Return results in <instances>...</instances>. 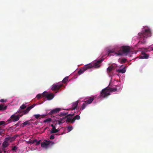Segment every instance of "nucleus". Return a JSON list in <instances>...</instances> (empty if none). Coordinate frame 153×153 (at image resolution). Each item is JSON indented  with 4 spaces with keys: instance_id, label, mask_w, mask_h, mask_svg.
<instances>
[{
    "instance_id": "15",
    "label": "nucleus",
    "mask_w": 153,
    "mask_h": 153,
    "mask_svg": "<svg viewBox=\"0 0 153 153\" xmlns=\"http://www.w3.org/2000/svg\"><path fill=\"white\" fill-rule=\"evenodd\" d=\"M55 122H56V123H55V125H56L57 124H58L59 125H60L61 124H62L64 123L65 121V120H64L62 119L60 120H56V119L55 120Z\"/></svg>"
},
{
    "instance_id": "11",
    "label": "nucleus",
    "mask_w": 153,
    "mask_h": 153,
    "mask_svg": "<svg viewBox=\"0 0 153 153\" xmlns=\"http://www.w3.org/2000/svg\"><path fill=\"white\" fill-rule=\"evenodd\" d=\"M108 87V91L109 92H115L118 91V89L117 88V86H116L115 88H111L110 87Z\"/></svg>"
},
{
    "instance_id": "10",
    "label": "nucleus",
    "mask_w": 153,
    "mask_h": 153,
    "mask_svg": "<svg viewBox=\"0 0 153 153\" xmlns=\"http://www.w3.org/2000/svg\"><path fill=\"white\" fill-rule=\"evenodd\" d=\"M102 61V60L101 59L95 62L93 64V67L95 68H99L100 66V64Z\"/></svg>"
},
{
    "instance_id": "41",
    "label": "nucleus",
    "mask_w": 153,
    "mask_h": 153,
    "mask_svg": "<svg viewBox=\"0 0 153 153\" xmlns=\"http://www.w3.org/2000/svg\"><path fill=\"white\" fill-rule=\"evenodd\" d=\"M6 100H4V99H1L0 100L1 102H6Z\"/></svg>"
},
{
    "instance_id": "16",
    "label": "nucleus",
    "mask_w": 153,
    "mask_h": 153,
    "mask_svg": "<svg viewBox=\"0 0 153 153\" xmlns=\"http://www.w3.org/2000/svg\"><path fill=\"white\" fill-rule=\"evenodd\" d=\"M84 68H85L86 70L88 69L91 68L93 67V64H88L84 66Z\"/></svg>"
},
{
    "instance_id": "12",
    "label": "nucleus",
    "mask_w": 153,
    "mask_h": 153,
    "mask_svg": "<svg viewBox=\"0 0 153 153\" xmlns=\"http://www.w3.org/2000/svg\"><path fill=\"white\" fill-rule=\"evenodd\" d=\"M78 102L76 101L73 103L72 105V108L71 109V110H75L77 107L78 105Z\"/></svg>"
},
{
    "instance_id": "47",
    "label": "nucleus",
    "mask_w": 153,
    "mask_h": 153,
    "mask_svg": "<svg viewBox=\"0 0 153 153\" xmlns=\"http://www.w3.org/2000/svg\"><path fill=\"white\" fill-rule=\"evenodd\" d=\"M46 114H45V115H42V117H45V116H46Z\"/></svg>"
},
{
    "instance_id": "7",
    "label": "nucleus",
    "mask_w": 153,
    "mask_h": 153,
    "mask_svg": "<svg viewBox=\"0 0 153 153\" xmlns=\"http://www.w3.org/2000/svg\"><path fill=\"white\" fill-rule=\"evenodd\" d=\"M51 143L53 144L54 143L52 141H48L46 140L45 141H43L41 143V146L42 148H47L48 147L49 145Z\"/></svg>"
},
{
    "instance_id": "14",
    "label": "nucleus",
    "mask_w": 153,
    "mask_h": 153,
    "mask_svg": "<svg viewBox=\"0 0 153 153\" xmlns=\"http://www.w3.org/2000/svg\"><path fill=\"white\" fill-rule=\"evenodd\" d=\"M94 99V97H90V99L84 102L88 105L91 104Z\"/></svg>"
},
{
    "instance_id": "45",
    "label": "nucleus",
    "mask_w": 153,
    "mask_h": 153,
    "mask_svg": "<svg viewBox=\"0 0 153 153\" xmlns=\"http://www.w3.org/2000/svg\"><path fill=\"white\" fill-rule=\"evenodd\" d=\"M20 114L19 115V116L20 117H21L22 116H23V115H24V114H23V113H22V112H21L20 113Z\"/></svg>"
},
{
    "instance_id": "43",
    "label": "nucleus",
    "mask_w": 153,
    "mask_h": 153,
    "mask_svg": "<svg viewBox=\"0 0 153 153\" xmlns=\"http://www.w3.org/2000/svg\"><path fill=\"white\" fill-rule=\"evenodd\" d=\"M40 140H39V141H37H37H36L35 143H36V145H38L40 144Z\"/></svg>"
},
{
    "instance_id": "38",
    "label": "nucleus",
    "mask_w": 153,
    "mask_h": 153,
    "mask_svg": "<svg viewBox=\"0 0 153 153\" xmlns=\"http://www.w3.org/2000/svg\"><path fill=\"white\" fill-rule=\"evenodd\" d=\"M67 113H60L59 116H65L67 114Z\"/></svg>"
},
{
    "instance_id": "27",
    "label": "nucleus",
    "mask_w": 153,
    "mask_h": 153,
    "mask_svg": "<svg viewBox=\"0 0 153 153\" xmlns=\"http://www.w3.org/2000/svg\"><path fill=\"white\" fill-rule=\"evenodd\" d=\"M36 141H37V140L34 139L33 140H30L27 143L29 144H30V143L33 144V143H35Z\"/></svg>"
},
{
    "instance_id": "48",
    "label": "nucleus",
    "mask_w": 153,
    "mask_h": 153,
    "mask_svg": "<svg viewBox=\"0 0 153 153\" xmlns=\"http://www.w3.org/2000/svg\"><path fill=\"white\" fill-rule=\"evenodd\" d=\"M15 125L16 126H18L19 125V124H18V123H17V124H16Z\"/></svg>"
},
{
    "instance_id": "6",
    "label": "nucleus",
    "mask_w": 153,
    "mask_h": 153,
    "mask_svg": "<svg viewBox=\"0 0 153 153\" xmlns=\"http://www.w3.org/2000/svg\"><path fill=\"white\" fill-rule=\"evenodd\" d=\"M62 86V84L56 83L52 85L51 89L53 91H58Z\"/></svg>"
},
{
    "instance_id": "46",
    "label": "nucleus",
    "mask_w": 153,
    "mask_h": 153,
    "mask_svg": "<svg viewBox=\"0 0 153 153\" xmlns=\"http://www.w3.org/2000/svg\"><path fill=\"white\" fill-rule=\"evenodd\" d=\"M74 115V114H68V116H73Z\"/></svg>"
},
{
    "instance_id": "39",
    "label": "nucleus",
    "mask_w": 153,
    "mask_h": 153,
    "mask_svg": "<svg viewBox=\"0 0 153 153\" xmlns=\"http://www.w3.org/2000/svg\"><path fill=\"white\" fill-rule=\"evenodd\" d=\"M54 138H55V137H54V135H51L50 136V138L51 140H53V139H54Z\"/></svg>"
},
{
    "instance_id": "25",
    "label": "nucleus",
    "mask_w": 153,
    "mask_h": 153,
    "mask_svg": "<svg viewBox=\"0 0 153 153\" xmlns=\"http://www.w3.org/2000/svg\"><path fill=\"white\" fill-rule=\"evenodd\" d=\"M23 124L24 126H25L27 125H30V120H27V121L23 123Z\"/></svg>"
},
{
    "instance_id": "26",
    "label": "nucleus",
    "mask_w": 153,
    "mask_h": 153,
    "mask_svg": "<svg viewBox=\"0 0 153 153\" xmlns=\"http://www.w3.org/2000/svg\"><path fill=\"white\" fill-rule=\"evenodd\" d=\"M59 131V130L58 129H56V128H55V129L51 130V133H56L58 132Z\"/></svg>"
},
{
    "instance_id": "31",
    "label": "nucleus",
    "mask_w": 153,
    "mask_h": 153,
    "mask_svg": "<svg viewBox=\"0 0 153 153\" xmlns=\"http://www.w3.org/2000/svg\"><path fill=\"white\" fill-rule=\"evenodd\" d=\"M52 120V119L51 118H48L44 120V122L45 123H47L48 122H50Z\"/></svg>"
},
{
    "instance_id": "13",
    "label": "nucleus",
    "mask_w": 153,
    "mask_h": 153,
    "mask_svg": "<svg viewBox=\"0 0 153 153\" xmlns=\"http://www.w3.org/2000/svg\"><path fill=\"white\" fill-rule=\"evenodd\" d=\"M149 57V55L146 53H143L141 56H140V59H148Z\"/></svg>"
},
{
    "instance_id": "50",
    "label": "nucleus",
    "mask_w": 153,
    "mask_h": 153,
    "mask_svg": "<svg viewBox=\"0 0 153 153\" xmlns=\"http://www.w3.org/2000/svg\"><path fill=\"white\" fill-rule=\"evenodd\" d=\"M2 151L0 149V153H2Z\"/></svg>"
},
{
    "instance_id": "34",
    "label": "nucleus",
    "mask_w": 153,
    "mask_h": 153,
    "mask_svg": "<svg viewBox=\"0 0 153 153\" xmlns=\"http://www.w3.org/2000/svg\"><path fill=\"white\" fill-rule=\"evenodd\" d=\"M4 131V130L1 127H0V135L3 133Z\"/></svg>"
},
{
    "instance_id": "28",
    "label": "nucleus",
    "mask_w": 153,
    "mask_h": 153,
    "mask_svg": "<svg viewBox=\"0 0 153 153\" xmlns=\"http://www.w3.org/2000/svg\"><path fill=\"white\" fill-rule=\"evenodd\" d=\"M73 128L72 126H70L67 127V130L68 132L70 131L73 129Z\"/></svg>"
},
{
    "instance_id": "36",
    "label": "nucleus",
    "mask_w": 153,
    "mask_h": 153,
    "mask_svg": "<svg viewBox=\"0 0 153 153\" xmlns=\"http://www.w3.org/2000/svg\"><path fill=\"white\" fill-rule=\"evenodd\" d=\"M34 116L37 119L40 117V115L39 114H35L34 115Z\"/></svg>"
},
{
    "instance_id": "44",
    "label": "nucleus",
    "mask_w": 153,
    "mask_h": 153,
    "mask_svg": "<svg viewBox=\"0 0 153 153\" xmlns=\"http://www.w3.org/2000/svg\"><path fill=\"white\" fill-rule=\"evenodd\" d=\"M4 123H5V122L4 121H0V124L1 125L3 124H4Z\"/></svg>"
},
{
    "instance_id": "30",
    "label": "nucleus",
    "mask_w": 153,
    "mask_h": 153,
    "mask_svg": "<svg viewBox=\"0 0 153 153\" xmlns=\"http://www.w3.org/2000/svg\"><path fill=\"white\" fill-rule=\"evenodd\" d=\"M56 120H61L62 119L63 120H65V119H66V117H62V118H61V117H58V118H57V117H56Z\"/></svg>"
},
{
    "instance_id": "21",
    "label": "nucleus",
    "mask_w": 153,
    "mask_h": 153,
    "mask_svg": "<svg viewBox=\"0 0 153 153\" xmlns=\"http://www.w3.org/2000/svg\"><path fill=\"white\" fill-rule=\"evenodd\" d=\"M117 71L119 73H121L123 74L126 71V70L125 68H123L122 69H119L117 70Z\"/></svg>"
},
{
    "instance_id": "3",
    "label": "nucleus",
    "mask_w": 153,
    "mask_h": 153,
    "mask_svg": "<svg viewBox=\"0 0 153 153\" xmlns=\"http://www.w3.org/2000/svg\"><path fill=\"white\" fill-rule=\"evenodd\" d=\"M110 94V93L108 90V87H107L102 90L99 97L104 98L107 97Z\"/></svg>"
},
{
    "instance_id": "29",
    "label": "nucleus",
    "mask_w": 153,
    "mask_h": 153,
    "mask_svg": "<svg viewBox=\"0 0 153 153\" xmlns=\"http://www.w3.org/2000/svg\"><path fill=\"white\" fill-rule=\"evenodd\" d=\"M42 97H43V95H42V94H38L36 96V97L38 99H39Z\"/></svg>"
},
{
    "instance_id": "24",
    "label": "nucleus",
    "mask_w": 153,
    "mask_h": 153,
    "mask_svg": "<svg viewBox=\"0 0 153 153\" xmlns=\"http://www.w3.org/2000/svg\"><path fill=\"white\" fill-rule=\"evenodd\" d=\"M87 104L85 102L82 105L81 107L80 108V109L82 110H83L85 107L86 106Z\"/></svg>"
},
{
    "instance_id": "22",
    "label": "nucleus",
    "mask_w": 153,
    "mask_h": 153,
    "mask_svg": "<svg viewBox=\"0 0 153 153\" xmlns=\"http://www.w3.org/2000/svg\"><path fill=\"white\" fill-rule=\"evenodd\" d=\"M80 119V117L79 115H76L73 119L72 122H74L76 120H79Z\"/></svg>"
},
{
    "instance_id": "35",
    "label": "nucleus",
    "mask_w": 153,
    "mask_h": 153,
    "mask_svg": "<svg viewBox=\"0 0 153 153\" xmlns=\"http://www.w3.org/2000/svg\"><path fill=\"white\" fill-rule=\"evenodd\" d=\"M26 106L25 104H23L21 106H20V108L21 109H23L25 108H26Z\"/></svg>"
},
{
    "instance_id": "49",
    "label": "nucleus",
    "mask_w": 153,
    "mask_h": 153,
    "mask_svg": "<svg viewBox=\"0 0 153 153\" xmlns=\"http://www.w3.org/2000/svg\"><path fill=\"white\" fill-rule=\"evenodd\" d=\"M4 152V153H8V152L7 151H5V152Z\"/></svg>"
},
{
    "instance_id": "1",
    "label": "nucleus",
    "mask_w": 153,
    "mask_h": 153,
    "mask_svg": "<svg viewBox=\"0 0 153 153\" xmlns=\"http://www.w3.org/2000/svg\"><path fill=\"white\" fill-rule=\"evenodd\" d=\"M130 52V47L128 46H123L121 47L120 51L117 52H114L111 51H109L108 56H111V55L116 56H122L123 54L126 56L128 53Z\"/></svg>"
},
{
    "instance_id": "9",
    "label": "nucleus",
    "mask_w": 153,
    "mask_h": 153,
    "mask_svg": "<svg viewBox=\"0 0 153 153\" xmlns=\"http://www.w3.org/2000/svg\"><path fill=\"white\" fill-rule=\"evenodd\" d=\"M36 105V104H33L32 105L29 106L27 107L26 110H23L22 112V113H23V114H27L30 110L33 108Z\"/></svg>"
},
{
    "instance_id": "40",
    "label": "nucleus",
    "mask_w": 153,
    "mask_h": 153,
    "mask_svg": "<svg viewBox=\"0 0 153 153\" xmlns=\"http://www.w3.org/2000/svg\"><path fill=\"white\" fill-rule=\"evenodd\" d=\"M1 149H2V151L4 152H5V151H7L6 147H1Z\"/></svg>"
},
{
    "instance_id": "17",
    "label": "nucleus",
    "mask_w": 153,
    "mask_h": 153,
    "mask_svg": "<svg viewBox=\"0 0 153 153\" xmlns=\"http://www.w3.org/2000/svg\"><path fill=\"white\" fill-rule=\"evenodd\" d=\"M115 69V68L113 65L109 66L107 69L108 72H110L112 71Z\"/></svg>"
},
{
    "instance_id": "5",
    "label": "nucleus",
    "mask_w": 153,
    "mask_h": 153,
    "mask_svg": "<svg viewBox=\"0 0 153 153\" xmlns=\"http://www.w3.org/2000/svg\"><path fill=\"white\" fill-rule=\"evenodd\" d=\"M43 97H46L48 100H52L54 97V95L52 93L48 94V92L45 91L42 93Z\"/></svg>"
},
{
    "instance_id": "4",
    "label": "nucleus",
    "mask_w": 153,
    "mask_h": 153,
    "mask_svg": "<svg viewBox=\"0 0 153 153\" xmlns=\"http://www.w3.org/2000/svg\"><path fill=\"white\" fill-rule=\"evenodd\" d=\"M19 117L18 115L13 114L10 116V118L7 120V122L8 123H10L12 122H15L19 120Z\"/></svg>"
},
{
    "instance_id": "8",
    "label": "nucleus",
    "mask_w": 153,
    "mask_h": 153,
    "mask_svg": "<svg viewBox=\"0 0 153 153\" xmlns=\"http://www.w3.org/2000/svg\"><path fill=\"white\" fill-rule=\"evenodd\" d=\"M61 110V109L60 108H56L51 110V111L48 114L51 115V117H52L53 114L57 113Z\"/></svg>"
},
{
    "instance_id": "42",
    "label": "nucleus",
    "mask_w": 153,
    "mask_h": 153,
    "mask_svg": "<svg viewBox=\"0 0 153 153\" xmlns=\"http://www.w3.org/2000/svg\"><path fill=\"white\" fill-rule=\"evenodd\" d=\"M51 126L52 127V128L51 129V130H53L54 129H55V128H56L55 125L54 126L53 124H51Z\"/></svg>"
},
{
    "instance_id": "37",
    "label": "nucleus",
    "mask_w": 153,
    "mask_h": 153,
    "mask_svg": "<svg viewBox=\"0 0 153 153\" xmlns=\"http://www.w3.org/2000/svg\"><path fill=\"white\" fill-rule=\"evenodd\" d=\"M127 60L126 59H121V63H122L125 62Z\"/></svg>"
},
{
    "instance_id": "2",
    "label": "nucleus",
    "mask_w": 153,
    "mask_h": 153,
    "mask_svg": "<svg viewBox=\"0 0 153 153\" xmlns=\"http://www.w3.org/2000/svg\"><path fill=\"white\" fill-rule=\"evenodd\" d=\"M138 35L140 39L138 44H144L146 42L145 39L147 37H150L151 36V32L150 29H146L142 32L138 33Z\"/></svg>"
},
{
    "instance_id": "20",
    "label": "nucleus",
    "mask_w": 153,
    "mask_h": 153,
    "mask_svg": "<svg viewBox=\"0 0 153 153\" xmlns=\"http://www.w3.org/2000/svg\"><path fill=\"white\" fill-rule=\"evenodd\" d=\"M7 106H4V105L1 104H0V110H4L7 108Z\"/></svg>"
},
{
    "instance_id": "33",
    "label": "nucleus",
    "mask_w": 153,
    "mask_h": 153,
    "mask_svg": "<svg viewBox=\"0 0 153 153\" xmlns=\"http://www.w3.org/2000/svg\"><path fill=\"white\" fill-rule=\"evenodd\" d=\"M18 147L16 146H14L12 147V150L13 151H14L16 152V150L18 149Z\"/></svg>"
},
{
    "instance_id": "51",
    "label": "nucleus",
    "mask_w": 153,
    "mask_h": 153,
    "mask_svg": "<svg viewBox=\"0 0 153 153\" xmlns=\"http://www.w3.org/2000/svg\"><path fill=\"white\" fill-rule=\"evenodd\" d=\"M152 50H153V48H152Z\"/></svg>"
},
{
    "instance_id": "18",
    "label": "nucleus",
    "mask_w": 153,
    "mask_h": 153,
    "mask_svg": "<svg viewBox=\"0 0 153 153\" xmlns=\"http://www.w3.org/2000/svg\"><path fill=\"white\" fill-rule=\"evenodd\" d=\"M86 71V70L84 68V67H83L80 69L78 71V74H81L82 73H83L85 71Z\"/></svg>"
},
{
    "instance_id": "19",
    "label": "nucleus",
    "mask_w": 153,
    "mask_h": 153,
    "mask_svg": "<svg viewBox=\"0 0 153 153\" xmlns=\"http://www.w3.org/2000/svg\"><path fill=\"white\" fill-rule=\"evenodd\" d=\"M9 145V144L8 142L6 141H4L2 143V147L6 148Z\"/></svg>"
},
{
    "instance_id": "32",
    "label": "nucleus",
    "mask_w": 153,
    "mask_h": 153,
    "mask_svg": "<svg viewBox=\"0 0 153 153\" xmlns=\"http://www.w3.org/2000/svg\"><path fill=\"white\" fill-rule=\"evenodd\" d=\"M68 80V77H65L62 80V82L63 83L66 82Z\"/></svg>"
},
{
    "instance_id": "23",
    "label": "nucleus",
    "mask_w": 153,
    "mask_h": 153,
    "mask_svg": "<svg viewBox=\"0 0 153 153\" xmlns=\"http://www.w3.org/2000/svg\"><path fill=\"white\" fill-rule=\"evenodd\" d=\"M73 119H72L70 117H67L66 119V122L67 123H74V122H72Z\"/></svg>"
}]
</instances>
